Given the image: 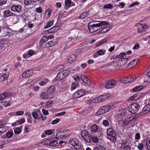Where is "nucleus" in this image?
I'll return each instance as SVG.
<instances>
[{
	"mask_svg": "<svg viewBox=\"0 0 150 150\" xmlns=\"http://www.w3.org/2000/svg\"><path fill=\"white\" fill-rule=\"evenodd\" d=\"M96 22L99 23L88 26V29L91 33H93L100 29V27H102L101 28H104L110 25L106 21H96Z\"/></svg>",
	"mask_w": 150,
	"mask_h": 150,
	"instance_id": "f257e3e1",
	"label": "nucleus"
},
{
	"mask_svg": "<svg viewBox=\"0 0 150 150\" xmlns=\"http://www.w3.org/2000/svg\"><path fill=\"white\" fill-rule=\"evenodd\" d=\"M1 35L3 37L6 36H10L13 35L12 30L9 28H3L1 29Z\"/></svg>",
	"mask_w": 150,
	"mask_h": 150,
	"instance_id": "f03ea898",
	"label": "nucleus"
},
{
	"mask_svg": "<svg viewBox=\"0 0 150 150\" xmlns=\"http://www.w3.org/2000/svg\"><path fill=\"white\" fill-rule=\"evenodd\" d=\"M69 73V71L68 70H63L59 72L56 76L55 79L56 80L59 81L63 79L68 76Z\"/></svg>",
	"mask_w": 150,
	"mask_h": 150,
	"instance_id": "7ed1b4c3",
	"label": "nucleus"
},
{
	"mask_svg": "<svg viewBox=\"0 0 150 150\" xmlns=\"http://www.w3.org/2000/svg\"><path fill=\"white\" fill-rule=\"evenodd\" d=\"M108 138L109 140L116 142V133L112 128H109L107 130Z\"/></svg>",
	"mask_w": 150,
	"mask_h": 150,
	"instance_id": "20e7f679",
	"label": "nucleus"
},
{
	"mask_svg": "<svg viewBox=\"0 0 150 150\" xmlns=\"http://www.w3.org/2000/svg\"><path fill=\"white\" fill-rule=\"evenodd\" d=\"M139 108V106L138 104L134 103L129 106V110L131 113L134 114L138 111Z\"/></svg>",
	"mask_w": 150,
	"mask_h": 150,
	"instance_id": "39448f33",
	"label": "nucleus"
},
{
	"mask_svg": "<svg viewBox=\"0 0 150 150\" xmlns=\"http://www.w3.org/2000/svg\"><path fill=\"white\" fill-rule=\"evenodd\" d=\"M110 94L102 95L96 98L94 100L96 101V103L100 102L110 97Z\"/></svg>",
	"mask_w": 150,
	"mask_h": 150,
	"instance_id": "423d86ee",
	"label": "nucleus"
},
{
	"mask_svg": "<svg viewBox=\"0 0 150 150\" xmlns=\"http://www.w3.org/2000/svg\"><path fill=\"white\" fill-rule=\"evenodd\" d=\"M45 143L46 144H47L51 146H55L57 144L58 142L56 140V138H51L46 140L45 141Z\"/></svg>",
	"mask_w": 150,
	"mask_h": 150,
	"instance_id": "0eeeda50",
	"label": "nucleus"
},
{
	"mask_svg": "<svg viewBox=\"0 0 150 150\" xmlns=\"http://www.w3.org/2000/svg\"><path fill=\"white\" fill-rule=\"evenodd\" d=\"M69 143L75 149H78L79 148V142L76 139H72L69 141Z\"/></svg>",
	"mask_w": 150,
	"mask_h": 150,
	"instance_id": "6e6552de",
	"label": "nucleus"
},
{
	"mask_svg": "<svg viewBox=\"0 0 150 150\" xmlns=\"http://www.w3.org/2000/svg\"><path fill=\"white\" fill-rule=\"evenodd\" d=\"M85 93V92L84 90H79L73 94V96L76 98H79L83 96Z\"/></svg>",
	"mask_w": 150,
	"mask_h": 150,
	"instance_id": "1a4fd4ad",
	"label": "nucleus"
},
{
	"mask_svg": "<svg viewBox=\"0 0 150 150\" xmlns=\"http://www.w3.org/2000/svg\"><path fill=\"white\" fill-rule=\"evenodd\" d=\"M33 71L31 69L27 70L22 74V76L23 78H29L33 76Z\"/></svg>",
	"mask_w": 150,
	"mask_h": 150,
	"instance_id": "9d476101",
	"label": "nucleus"
},
{
	"mask_svg": "<svg viewBox=\"0 0 150 150\" xmlns=\"http://www.w3.org/2000/svg\"><path fill=\"white\" fill-rule=\"evenodd\" d=\"M117 83V81L115 80H110L106 83L105 87L108 89L112 88Z\"/></svg>",
	"mask_w": 150,
	"mask_h": 150,
	"instance_id": "9b49d317",
	"label": "nucleus"
},
{
	"mask_svg": "<svg viewBox=\"0 0 150 150\" xmlns=\"http://www.w3.org/2000/svg\"><path fill=\"white\" fill-rule=\"evenodd\" d=\"M21 6L19 5H13L11 8V10L15 12L20 13L21 11Z\"/></svg>",
	"mask_w": 150,
	"mask_h": 150,
	"instance_id": "f8f14e48",
	"label": "nucleus"
},
{
	"mask_svg": "<svg viewBox=\"0 0 150 150\" xmlns=\"http://www.w3.org/2000/svg\"><path fill=\"white\" fill-rule=\"evenodd\" d=\"M40 98L44 100H47L50 99V96L48 93H46L44 91L41 92L40 96Z\"/></svg>",
	"mask_w": 150,
	"mask_h": 150,
	"instance_id": "ddd939ff",
	"label": "nucleus"
},
{
	"mask_svg": "<svg viewBox=\"0 0 150 150\" xmlns=\"http://www.w3.org/2000/svg\"><path fill=\"white\" fill-rule=\"evenodd\" d=\"M81 78L82 80L86 83L87 85H90V81L88 80V77L85 75H82L81 76Z\"/></svg>",
	"mask_w": 150,
	"mask_h": 150,
	"instance_id": "4468645a",
	"label": "nucleus"
},
{
	"mask_svg": "<svg viewBox=\"0 0 150 150\" xmlns=\"http://www.w3.org/2000/svg\"><path fill=\"white\" fill-rule=\"evenodd\" d=\"M66 132L61 131L58 132L56 134V137L58 138H63L66 136Z\"/></svg>",
	"mask_w": 150,
	"mask_h": 150,
	"instance_id": "2eb2a0df",
	"label": "nucleus"
},
{
	"mask_svg": "<svg viewBox=\"0 0 150 150\" xmlns=\"http://www.w3.org/2000/svg\"><path fill=\"white\" fill-rule=\"evenodd\" d=\"M102 107L106 112L111 109L114 108V106L112 104H110L109 105H105Z\"/></svg>",
	"mask_w": 150,
	"mask_h": 150,
	"instance_id": "dca6fc26",
	"label": "nucleus"
},
{
	"mask_svg": "<svg viewBox=\"0 0 150 150\" xmlns=\"http://www.w3.org/2000/svg\"><path fill=\"white\" fill-rule=\"evenodd\" d=\"M55 90V88L54 86H51L48 89L47 93L50 96L53 93Z\"/></svg>",
	"mask_w": 150,
	"mask_h": 150,
	"instance_id": "f3484780",
	"label": "nucleus"
},
{
	"mask_svg": "<svg viewBox=\"0 0 150 150\" xmlns=\"http://www.w3.org/2000/svg\"><path fill=\"white\" fill-rule=\"evenodd\" d=\"M139 28L137 30V32L139 33H141L143 29H145L147 28L146 25L143 24L142 25L140 23L138 24Z\"/></svg>",
	"mask_w": 150,
	"mask_h": 150,
	"instance_id": "a211bd4d",
	"label": "nucleus"
},
{
	"mask_svg": "<svg viewBox=\"0 0 150 150\" xmlns=\"http://www.w3.org/2000/svg\"><path fill=\"white\" fill-rule=\"evenodd\" d=\"M55 45L54 42L52 41L51 40L49 41L48 42L46 43L45 45H43V47L47 48L50 46H53Z\"/></svg>",
	"mask_w": 150,
	"mask_h": 150,
	"instance_id": "6ab92c4d",
	"label": "nucleus"
},
{
	"mask_svg": "<svg viewBox=\"0 0 150 150\" xmlns=\"http://www.w3.org/2000/svg\"><path fill=\"white\" fill-rule=\"evenodd\" d=\"M127 62V60L125 58L119 59L118 62V66H121L123 65Z\"/></svg>",
	"mask_w": 150,
	"mask_h": 150,
	"instance_id": "aec40b11",
	"label": "nucleus"
},
{
	"mask_svg": "<svg viewBox=\"0 0 150 150\" xmlns=\"http://www.w3.org/2000/svg\"><path fill=\"white\" fill-rule=\"evenodd\" d=\"M40 1V0H25L24 3L25 5L28 6L32 3L34 4Z\"/></svg>",
	"mask_w": 150,
	"mask_h": 150,
	"instance_id": "412c9836",
	"label": "nucleus"
},
{
	"mask_svg": "<svg viewBox=\"0 0 150 150\" xmlns=\"http://www.w3.org/2000/svg\"><path fill=\"white\" fill-rule=\"evenodd\" d=\"M4 16L5 17H8L10 16H14L15 15L14 13H12L10 11L6 10L4 12Z\"/></svg>",
	"mask_w": 150,
	"mask_h": 150,
	"instance_id": "4be33fe9",
	"label": "nucleus"
},
{
	"mask_svg": "<svg viewBox=\"0 0 150 150\" xmlns=\"http://www.w3.org/2000/svg\"><path fill=\"white\" fill-rule=\"evenodd\" d=\"M142 111L144 113L150 112V103L145 105L143 108Z\"/></svg>",
	"mask_w": 150,
	"mask_h": 150,
	"instance_id": "5701e85b",
	"label": "nucleus"
},
{
	"mask_svg": "<svg viewBox=\"0 0 150 150\" xmlns=\"http://www.w3.org/2000/svg\"><path fill=\"white\" fill-rule=\"evenodd\" d=\"M98 126L96 124L93 125L90 128L91 131L92 132H96L98 130Z\"/></svg>",
	"mask_w": 150,
	"mask_h": 150,
	"instance_id": "b1692460",
	"label": "nucleus"
},
{
	"mask_svg": "<svg viewBox=\"0 0 150 150\" xmlns=\"http://www.w3.org/2000/svg\"><path fill=\"white\" fill-rule=\"evenodd\" d=\"M8 46V44L7 43H4L3 41L0 42V47L2 50H5Z\"/></svg>",
	"mask_w": 150,
	"mask_h": 150,
	"instance_id": "393cba45",
	"label": "nucleus"
},
{
	"mask_svg": "<svg viewBox=\"0 0 150 150\" xmlns=\"http://www.w3.org/2000/svg\"><path fill=\"white\" fill-rule=\"evenodd\" d=\"M106 112L104 110V109L102 107L98 110L96 114L98 115H99Z\"/></svg>",
	"mask_w": 150,
	"mask_h": 150,
	"instance_id": "a878e982",
	"label": "nucleus"
},
{
	"mask_svg": "<svg viewBox=\"0 0 150 150\" xmlns=\"http://www.w3.org/2000/svg\"><path fill=\"white\" fill-rule=\"evenodd\" d=\"M88 131L86 130H84L81 132V136L83 139H85V137L88 135Z\"/></svg>",
	"mask_w": 150,
	"mask_h": 150,
	"instance_id": "bb28decb",
	"label": "nucleus"
},
{
	"mask_svg": "<svg viewBox=\"0 0 150 150\" xmlns=\"http://www.w3.org/2000/svg\"><path fill=\"white\" fill-rule=\"evenodd\" d=\"M75 57L76 56L74 54H72L68 57L67 58L68 62L69 63H72L74 60Z\"/></svg>",
	"mask_w": 150,
	"mask_h": 150,
	"instance_id": "cd10ccee",
	"label": "nucleus"
},
{
	"mask_svg": "<svg viewBox=\"0 0 150 150\" xmlns=\"http://www.w3.org/2000/svg\"><path fill=\"white\" fill-rule=\"evenodd\" d=\"M133 119V118L132 117V115H129L127 116L125 119L124 122L125 124H127L130 121Z\"/></svg>",
	"mask_w": 150,
	"mask_h": 150,
	"instance_id": "c85d7f7f",
	"label": "nucleus"
},
{
	"mask_svg": "<svg viewBox=\"0 0 150 150\" xmlns=\"http://www.w3.org/2000/svg\"><path fill=\"white\" fill-rule=\"evenodd\" d=\"M93 150H105L102 145L97 144L94 147Z\"/></svg>",
	"mask_w": 150,
	"mask_h": 150,
	"instance_id": "c756f323",
	"label": "nucleus"
},
{
	"mask_svg": "<svg viewBox=\"0 0 150 150\" xmlns=\"http://www.w3.org/2000/svg\"><path fill=\"white\" fill-rule=\"evenodd\" d=\"M102 30L99 31V33H106L108 32L111 28L110 27L108 26L107 27H105Z\"/></svg>",
	"mask_w": 150,
	"mask_h": 150,
	"instance_id": "7c9ffc66",
	"label": "nucleus"
},
{
	"mask_svg": "<svg viewBox=\"0 0 150 150\" xmlns=\"http://www.w3.org/2000/svg\"><path fill=\"white\" fill-rule=\"evenodd\" d=\"M144 81L145 82L150 83V71L148 72L146 76L144 78Z\"/></svg>",
	"mask_w": 150,
	"mask_h": 150,
	"instance_id": "2f4dec72",
	"label": "nucleus"
},
{
	"mask_svg": "<svg viewBox=\"0 0 150 150\" xmlns=\"http://www.w3.org/2000/svg\"><path fill=\"white\" fill-rule=\"evenodd\" d=\"M55 29L53 27L50 29L46 30L45 32L47 33H55Z\"/></svg>",
	"mask_w": 150,
	"mask_h": 150,
	"instance_id": "473e14b6",
	"label": "nucleus"
},
{
	"mask_svg": "<svg viewBox=\"0 0 150 150\" xmlns=\"http://www.w3.org/2000/svg\"><path fill=\"white\" fill-rule=\"evenodd\" d=\"M8 129L7 127L3 126L0 127V133H3L5 132Z\"/></svg>",
	"mask_w": 150,
	"mask_h": 150,
	"instance_id": "72a5a7b5",
	"label": "nucleus"
},
{
	"mask_svg": "<svg viewBox=\"0 0 150 150\" xmlns=\"http://www.w3.org/2000/svg\"><path fill=\"white\" fill-rule=\"evenodd\" d=\"M103 8L105 9H112L113 8V6L111 4H107L105 5L103 7Z\"/></svg>",
	"mask_w": 150,
	"mask_h": 150,
	"instance_id": "f704fd0d",
	"label": "nucleus"
},
{
	"mask_svg": "<svg viewBox=\"0 0 150 150\" xmlns=\"http://www.w3.org/2000/svg\"><path fill=\"white\" fill-rule=\"evenodd\" d=\"M13 134V132L8 131L7 132L6 135L8 138H11Z\"/></svg>",
	"mask_w": 150,
	"mask_h": 150,
	"instance_id": "c9c22d12",
	"label": "nucleus"
},
{
	"mask_svg": "<svg viewBox=\"0 0 150 150\" xmlns=\"http://www.w3.org/2000/svg\"><path fill=\"white\" fill-rule=\"evenodd\" d=\"M53 25V22L52 21H49L47 24L46 26L45 27V28H47L50 27L51 26H52Z\"/></svg>",
	"mask_w": 150,
	"mask_h": 150,
	"instance_id": "e433bc0d",
	"label": "nucleus"
},
{
	"mask_svg": "<svg viewBox=\"0 0 150 150\" xmlns=\"http://www.w3.org/2000/svg\"><path fill=\"white\" fill-rule=\"evenodd\" d=\"M49 81L47 79H45L43 81H41L39 83V84L41 86H42L49 82Z\"/></svg>",
	"mask_w": 150,
	"mask_h": 150,
	"instance_id": "4c0bfd02",
	"label": "nucleus"
},
{
	"mask_svg": "<svg viewBox=\"0 0 150 150\" xmlns=\"http://www.w3.org/2000/svg\"><path fill=\"white\" fill-rule=\"evenodd\" d=\"M99 55H104L105 53V51L103 50H100L97 51Z\"/></svg>",
	"mask_w": 150,
	"mask_h": 150,
	"instance_id": "58836bf2",
	"label": "nucleus"
},
{
	"mask_svg": "<svg viewBox=\"0 0 150 150\" xmlns=\"http://www.w3.org/2000/svg\"><path fill=\"white\" fill-rule=\"evenodd\" d=\"M129 142L127 141L126 140H123L121 144V146H129Z\"/></svg>",
	"mask_w": 150,
	"mask_h": 150,
	"instance_id": "ea45409f",
	"label": "nucleus"
},
{
	"mask_svg": "<svg viewBox=\"0 0 150 150\" xmlns=\"http://www.w3.org/2000/svg\"><path fill=\"white\" fill-rule=\"evenodd\" d=\"M138 62V59H137L133 60L129 64L132 65L133 66L136 65L137 64V62Z\"/></svg>",
	"mask_w": 150,
	"mask_h": 150,
	"instance_id": "a19ab883",
	"label": "nucleus"
},
{
	"mask_svg": "<svg viewBox=\"0 0 150 150\" xmlns=\"http://www.w3.org/2000/svg\"><path fill=\"white\" fill-rule=\"evenodd\" d=\"M87 16V12L86 11L83 12L80 16L81 18L83 19L86 17Z\"/></svg>",
	"mask_w": 150,
	"mask_h": 150,
	"instance_id": "79ce46f5",
	"label": "nucleus"
},
{
	"mask_svg": "<svg viewBox=\"0 0 150 150\" xmlns=\"http://www.w3.org/2000/svg\"><path fill=\"white\" fill-rule=\"evenodd\" d=\"M87 142L90 143L91 140V137L89 136V135L87 136V137H85V139H83Z\"/></svg>",
	"mask_w": 150,
	"mask_h": 150,
	"instance_id": "37998d69",
	"label": "nucleus"
},
{
	"mask_svg": "<svg viewBox=\"0 0 150 150\" xmlns=\"http://www.w3.org/2000/svg\"><path fill=\"white\" fill-rule=\"evenodd\" d=\"M131 147L130 146H125L121 147V150H130Z\"/></svg>",
	"mask_w": 150,
	"mask_h": 150,
	"instance_id": "c03bdc74",
	"label": "nucleus"
},
{
	"mask_svg": "<svg viewBox=\"0 0 150 150\" xmlns=\"http://www.w3.org/2000/svg\"><path fill=\"white\" fill-rule=\"evenodd\" d=\"M91 140L93 142L95 143H97L99 141L98 138L96 137H91Z\"/></svg>",
	"mask_w": 150,
	"mask_h": 150,
	"instance_id": "a18cd8bd",
	"label": "nucleus"
},
{
	"mask_svg": "<svg viewBox=\"0 0 150 150\" xmlns=\"http://www.w3.org/2000/svg\"><path fill=\"white\" fill-rule=\"evenodd\" d=\"M77 87V85L76 83H73L71 84V90L73 91Z\"/></svg>",
	"mask_w": 150,
	"mask_h": 150,
	"instance_id": "49530a36",
	"label": "nucleus"
},
{
	"mask_svg": "<svg viewBox=\"0 0 150 150\" xmlns=\"http://www.w3.org/2000/svg\"><path fill=\"white\" fill-rule=\"evenodd\" d=\"M129 77H126L123 79L122 82L124 83H129Z\"/></svg>",
	"mask_w": 150,
	"mask_h": 150,
	"instance_id": "de8ad7c7",
	"label": "nucleus"
},
{
	"mask_svg": "<svg viewBox=\"0 0 150 150\" xmlns=\"http://www.w3.org/2000/svg\"><path fill=\"white\" fill-rule=\"evenodd\" d=\"M14 132L15 134H19L21 132V130L19 128H16L14 129Z\"/></svg>",
	"mask_w": 150,
	"mask_h": 150,
	"instance_id": "09e8293b",
	"label": "nucleus"
},
{
	"mask_svg": "<svg viewBox=\"0 0 150 150\" xmlns=\"http://www.w3.org/2000/svg\"><path fill=\"white\" fill-rule=\"evenodd\" d=\"M103 124L105 127H108L109 125V121L107 120H103Z\"/></svg>",
	"mask_w": 150,
	"mask_h": 150,
	"instance_id": "8fccbe9b",
	"label": "nucleus"
},
{
	"mask_svg": "<svg viewBox=\"0 0 150 150\" xmlns=\"http://www.w3.org/2000/svg\"><path fill=\"white\" fill-rule=\"evenodd\" d=\"M141 93H138L137 94H134V96L135 100H137L139 98V97L141 96Z\"/></svg>",
	"mask_w": 150,
	"mask_h": 150,
	"instance_id": "3c124183",
	"label": "nucleus"
},
{
	"mask_svg": "<svg viewBox=\"0 0 150 150\" xmlns=\"http://www.w3.org/2000/svg\"><path fill=\"white\" fill-rule=\"evenodd\" d=\"M60 119L58 118H57L55 120H53L51 122V123L53 125L56 124L60 121Z\"/></svg>",
	"mask_w": 150,
	"mask_h": 150,
	"instance_id": "603ef678",
	"label": "nucleus"
},
{
	"mask_svg": "<svg viewBox=\"0 0 150 150\" xmlns=\"http://www.w3.org/2000/svg\"><path fill=\"white\" fill-rule=\"evenodd\" d=\"M5 98H8L11 96V94L9 92H5L3 93Z\"/></svg>",
	"mask_w": 150,
	"mask_h": 150,
	"instance_id": "864d4df0",
	"label": "nucleus"
},
{
	"mask_svg": "<svg viewBox=\"0 0 150 150\" xmlns=\"http://www.w3.org/2000/svg\"><path fill=\"white\" fill-rule=\"evenodd\" d=\"M137 147L139 150H142L144 148V145L142 143H139Z\"/></svg>",
	"mask_w": 150,
	"mask_h": 150,
	"instance_id": "5fc2aeb1",
	"label": "nucleus"
},
{
	"mask_svg": "<svg viewBox=\"0 0 150 150\" xmlns=\"http://www.w3.org/2000/svg\"><path fill=\"white\" fill-rule=\"evenodd\" d=\"M52 11L50 9H47L45 12V13L47 15L49 16V17L50 16L51 14V13Z\"/></svg>",
	"mask_w": 150,
	"mask_h": 150,
	"instance_id": "6e6d98bb",
	"label": "nucleus"
},
{
	"mask_svg": "<svg viewBox=\"0 0 150 150\" xmlns=\"http://www.w3.org/2000/svg\"><path fill=\"white\" fill-rule=\"evenodd\" d=\"M47 36V35L44 36L41 39V42L42 41V40L45 42H46L48 40ZM42 43V42H41Z\"/></svg>",
	"mask_w": 150,
	"mask_h": 150,
	"instance_id": "4d7b16f0",
	"label": "nucleus"
},
{
	"mask_svg": "<svg viewBox=\"0 0 150 150\" xmlns=\"http://www.w3.org/2000/svg\"><path fill=\"white\" fill-rule=\"evenodd\" d=\"M71 4V1L70 0H66L65 1V5L67 6H69Z\"/></svg>",
	"mask_w": 150,
	"mask_h": 150,
	"instance_id": "13d9d810",
	"label": "nucleus"
},
{
	"mask_svg": "<svg viewBox=\"0 0 150 150\" xmlns=\"http://www.w3.org/2000/svg\"><path fill=\"white\" fill-rule=\"evenodd\" d=\"M142 89L141 86H139L136 87L133 89V90L134 91H140Z\"/></svg>",
	"mask_w": 150,
	"mask_h": 150,
	"instance_id": "bf43d9fd",
	"label": "nucleus"
},
{
	"mask_svg": "<svg viewBox=\"0 0 150 150\" xmlns=\"http://www.w3.org/2000/svg\"><path fill=\"white\" fill-rule=\"evenodd\" d=\"M52 133V131L51 129L46 130L45 132V133L46 134L50 135Z\"/></svg>",
	"mask_w": 150,
	"mask_h": 150,
	"instance_id": "052dcab7",
	"label": "nucleus"
},
{
	"mask_svg": "<svg viewBox=\"0 0 150 150\" xmlns=\"http://www.w3.org/2000/svg\"><path fill=\"white\" fill-rule=\"evenodd\" d=\"M146 145L147 147V149L149 150H150V140H148L146 142Z\"/></svg>",
	"mask_w": 150,
	"mask_h": 150,
	"instance_id": "680f3d73",
	"label": "nucleus"
},
{
	"mask_svg": "<svg viewBox=\"0 0 150 150\" xmlns=\"http://www.w3.org/2000/svg\"><path fill=\"white\" fill-rule=\"evenodd\" d=\"M136 79V77L134 78L132 76H129V83H131L133 82Z\"/></svg>",
	"mask_w": 150,
	"mask_h": 150,
	"instance_id": "e2e57ef3",
	"label": "nucleus"
},
{
	"mask_svg": "<svg viewBox=\"0 0 150 150\" xmlns=\"http://www.w3.org/2000/svg\"><path fill=\"white\" fill-rule=\"evenodd\" d=\"M25 122V120L24 118H22L20 120H18L17 121V122H18L19 124H21Z\"/></svg>",
	"mask_w": 150,
	"mask_h": 150,
	"instance_id": "0e129e2a",
	"label": "nucleus"
},
{
	"mask_svg": "<svg viewBox=\"0 0 150 150\" xmlns=\"http://www.w3.org/2000/svg\"><path fill=\"white\" fill-rule=\"evenodd\" d=\"M7 1V0H0V6L6 4Z\"/></svg>",
	"mask_w": 150,
	"mask_h": 150,
	"instance_id": "69168bd1",
	"label": "nucleus"
},
{
	"mask_svg": "<svg viewBox=\"0 0 150 150\" xmlns=\"http://www.w3.org/2000/svg\"><path fill=\"white\" fill-rule=\"evenodd\" d=\"M32 115L33 117L35 119H37L38 117L37 113L35 112H33L32 113Z\"/></svg>",
	"mask_w": 150,
	"mask_h": 150,
	"instance_id": "338daca9",
	"label": "nucleus"
},
{
	"mask_svg": "<svg viewBox=\"0 0 150 150\" xmlns=\"http://www.w3.org/2000/svg\"><path fill=\"white\" fill-rule=\"evenodd\" d=\"M125 55L126 54L125 53H122L120 54L119 55V59H121L122 58H124L123 57H124V56H125Z\"/></svg>",
	"mask_w": 150,
	"mask_h": 150,
	"instance_id": "774afa93",
	"label": "nucleus"
}]
</instances>
